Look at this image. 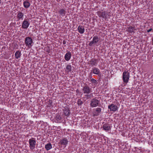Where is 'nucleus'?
<instances>
[{
	"instance_id": "38",
	"label": "nucleus",
	"mask_w": 153,
	"mask_h": 153,
	"mask_svg": "<svg viewBox=\"0 0 153 153\" xmlns=\"http://www.w3.org/2000/svg\"><path fill=\"white\" fill-rule=\"evenodd\" d=\"M1 0H0V4L1 3Z\"/></svg>"
},
{
	"instance_id": "37",
	"label": "nucleus",
	"mask_w": 153,
	"mask_h": 153,
	"mask_svg": "<svg viewBox=\"0 0 153 153\" xmlns=\"http://www.w3.org/2000/svg\"><path fill=\"white\" fill-rule=\"evenodd\" d=\"M152 44L153 45V38L152 40Z\"/></svg>"
},
{
	"instance_id": "12",
	"label": "nucleus",
	"mask_w": 153,
	"mask_h": 153,
	"mask_svg": "<svg viewBox=\"0 0 153 153\" xmlns=\"http://www.w3.org/2000/svg\"><path fill=\"white\" fill-rule=\"evenodd\" d=\"M94 114L93 115L94 116H97L99 115V113L101 112V109L100 108H97L94 109Z\"/></svg>"
},
{
	"instance_id": "11",
	"label": "nucleus",
	"mask_w": 153,
	"mask_h": 153,
	"mask_svg": "<svg viewBox=\"0 0 153 153\" xmlns=\"http://www.w3.org/2000/svg\"><path fill=\"white\" fill-rule=\"evenodd\" d=\"M108 108L110 109V111H115L117 110L118 107L117 105H114L113 104H111V105L108 106Z\"/></svg>"
},
{
	"instance_id": "2",
	"label": "nucleus",
	"mask_w": 153,
	"mask_h": 153,
	"mask_svg": "<svg viewBox=\"0 0 153 153\" xmlns=\"http://www.w3.org/2000/svg\"><path fill=\"white\" fill-rule=\"evenodd\" d=\"M25 42L26 46L30 47L33 45L32 39L29 37H27L25 39Z\"/></svg>"
},
{
	"instance_id": "20",
	"label": "nucleus",
	"mask_w": 153,
	"mask_h": 153,
	"mask_svg": "<svg viewBox=\"0 0 153 153\" xmlns=\"http://www.w3.org/2000/svg\"><path fill=\"white\" fill-rule=\"evenodd\" d=\"M71 57V53L68 52L65 54V58L66 61H68L70 59Z\"/></svg>"
},
{
	"instance_id": "25",
	"label": "nucleus",
	"mask_w": 153,
	"mask_h": 153,
	"mask_svg": "<svg viewBox=\"0 0 153 153\" xmlns=\"http://www.w3.org/2000/svg\"><path fill=\"white\" fill-rule=\"evenodd\" d=\"M85 96L86 97V99H91L93 97V94H86L85 95Z\"/></svg>"
},
{
	"instance_id": "29",
	"label": "nucleus",
	"mask_w": 153,
	"mask_h": 153,
	"mask_svg": "<svg viewBox=\"0 0 153 153\" xmlns=\"http://www.w3.org/2000/svg\"><path fill=\"white\" fill-rule=\"evenodd\" d=\"M90 81L93 83H94V85L95 84H96L97 83V81L93 78L91 79Z\"/></svg>"
},
{
	"instance_id": "3",
	"label": "nucleus",
	"mask_w": 153,
	"mask_h": 153,
	"mask_svg": "<svg viewBox=\"0 0 153 153\" xmlns=\"http://www.w3.org/2000/svg\"><path fill=\"white\" fill-rule=\"evenodd\" d=\"M99 101L97 99L94 98L91 100L90 105L92 107H96L97 106H99Z\"/></svg>"
},
{
	"instance_id": "33",
	"label": "nucleus",
	"mask_w": 153,
	"mask_h": 153,
	"mask_svg": "<svg viewBox=\"0 0 153 153\" xmlns=\"http://www.w3.org/2000/svg\"><path fill=\"white\" fill-rule=\"evenodd\" d=\"M63 43L64 44H65V41H63Z\"/></svg>"
},
{
	"instance_id": "16",
	"label": "nucleus",
	"mask_w": 153,
	"mask_h": 153,
	"mask_svg": "<svg viewBox=\"0 0 153 153\" xmlns=\"http://www.w3.org/2000/svg\"><path fill=\"white\" fill-rule=\"evenodd\" d=\"M24 15V13L22 12H21L18 13L17 16V17L18 20H19L20 19L22 20L23 19Z\"/></svg>"
},
{
	"instance_id": "5",
	"label": "nucleus",
	"mask_w": 153,
	"mask_h": 153,
	"mask_svg": "<svg viewBox=\"0 0 153 153\" xmlns=\"http://www.w3.org/2000/svg\"><path fill=\"white\" fill-rule=\"evenodd\" d=\"M68 141L67 138L63 137L60 140L59 144L63 146L64 148H65L68 144Z\"/></svg>"
},
{
	"instance_id": "1",
	"label": "nucleus",
	"mask_w": 153,
	"mask_h": 153,
	"mask_svg": "<svg viewBox=\"0 0 153 153\" xmlns=\"http://www.w3.org/2000/svg\"><path fill=\"white\" fill-rule=\"evenodd\" d=\"M129 73L128 71H125L123 74V79L124 82L127 83L128 82L129 78Z\"/></svg>"
},
{
	"instance_id": "7",
	"label": "nucleus",
	"mask_w": 153,
	"mask_h": 153,
	"mask_svg": "<svg viewBox=\"0 0 153 153\" xmlns=\"http://www.w3.org/2000/svg\"><path fill=\"white\" fill-rule=\"evenodd\" d=\"M99 39L98 37L97 36H94L93 38V40L90 42L89 45L91 46H94L98 42Z\"/></svg>"
},
{
	"instance_id": "19",
	"label": "nucleus",
	"mask_w": 153,
	"mask_h": 153,
	"mask_svg": "<svg viewBox=\"0 0 153 153\" xmlns=\"http://www.w3.org/2000/svg\"><path fill=\"white\" fill-rule=\"evenodd\" d=\"M78 30L79 32L82 34L84 33L85 31V29L84 27L81 26H79L78 27Z\"/></svg>"
},
{
	"instance_id": "31",
	"label": "nucleus",
	"mask_w": 153,
	"mask_h": 153,
	"mask_svg": "<svg viewBox=\"0 0 153 153\" xmlns=\"http://www.w3.org/2000/svg\"><path fill=\"white\" fill-rule=\"evenodd\" d=\"M88 76L89 78H90V79H91L92 78V73L91 72L89 73Z\"/></svg>"
},
{
	"instance_id": "6",
	"label": "nucleus",
	"mask_w": 153,
	"mask_h": 153,
	"mask_svg": "<svg viewBox=\"0 0 153 153\" xmlns=\"http://www.w3.org/2000/svg\"><path fill=\"white\" fill-rule=\"evenodd\" d=\"M30 147L31 150H33L35 148L36 141L35 140L30 139L29 140Z\"/></svg>"
},
{
	"instance_id": "10",
	"label": "nucleus",
	"mask_w": 153,
	"mask_h": 153,
	"mask_svg": "<svg viewBox=\"0 0 153 153\" xmlns=\"http://www.w3.org/2000/svg\"><path fill=\"white\" fill-rule=\"evenodd\" d=\"M30 24L27 20V19H25L23 22L22 27L23 29H27L29 27Z\"/></svg>"
},
{
	"instance_id": "34",
	"label": "nucleus",
	"mask_w": 153,
	"mask_h": 153,
	"mask_svg": "<svg viewBox=\"0 0 153 153\" xmlns=\"http://www.w3.org/2000/svg\"><path fill=\"white\" fill-rule=\"evenodd\" d=\"M99 79L100 78H101L100 75V76L99 75Z\"/></svg>"
},
{
	"instance_id": "14",
	"label": "nucleus",
	"mask_w": 153,
	"mask_h": 153,
	"mask_svg": "<svg viewBox=\"0 0 153 153\" xmlns=\"http://www.w3.org/2000/svg\"><path fill=\"white\" fill-rule=\"evenodd\" d=\"M91 72L92 73L93 72L94 74L98 75L100 73L99 69L98 68L96 67L92 68V70L91 71Z\"/></svg>"
},
{
	"instance_id": "4",
	"label": "nucleus",
	"mask_w": 153,
	"mask_h": 153,
	"mask_svg": "<svg viewBox=\"0 0 153 153\" xmlns=\"http://www.w3.org/2000/svg\"><path fill=\"white\" fill-rule=\"evenodd\" d=\"M97 13L100 17H102L105 19L107 18L108 12L106 11H105L102 12L98 11L97 12Z\"/></svg>"
},
{
	"instance_id": "15",
	"label": "nucleus",
	"mask_w": 153,
	"mask_h": 153,
	"mask_svg": "<svg viewBox=\"0 0 153 153\" xmlns=\"http://www.w3.org/2000/svg\"><path fill=\"white\" fill-rule=\"evenodd\" d=\"M97 59H92L89 61L90 64L91 66L96 65L97 64Z\"/></svg>"
},
{
	"instance_id": "9",
	"label": "nucleus",
	"mask_w": 153,
	"mask_h": 153,
	"mask_svg": "<svg viewBox=\"0 0 153 153\" xmlns=\"http://www.w3.org/2000/svg\"><path fill=\"white\" fill-rule=\"evenodd\" d=\"M82 90L84 94H89L91 92V88L87 84L83 86Z\"/></svg>"
},
{
	"instance_id": "30",
	"label": "nucleus",
	"mask_w": 153,
	"mask_h": 153,
	"mask_svg": "<svg viewBox=\"0 0 153 153\" xmlns=\"http://www.w3.org/2000/svg\"><path fill=\"white\" fill-rule=\"evenodd\" d=\"M44 50L48 53H51L50 48H44Z\"/></svg>"
},
{
	"instance_id": "36",
	"label": "nucleus",
	"mask_w": 153,
	"mask_h": 153,
	"mask_svg": "<svg viewBox=\"0 0 153 153\" xmlns=\"http://www.w3.org/2000/svg\"><path fill=\"white\" fill-rule=\"evenodd\" d=\"M143 49V50H144V48H141V50Z\"/></svg>"
},
{
	"instance_id": "26",
	"label": "nucleus",
	"mask_w": 153,
	"mask_h": 153,
	"mask_svg": "<svg viewBox=\"0 0 153 153\" xmlns=\"http://www.w3.org/2000/svg\"><path fill=\"white\" fill-rule=\"evenodd\" d=\"M71 66L70 65H68L66 67V69L68 71V72L71 71Z\"/></svg>"
},
{
	"instance_id": "17",
	"label": "nucleus",
	"mask_w": 153,
	"mask_h": 153,
	"mask_svg": "<svg viewBox=\"0 0 153 153\" xmlns=\"http://www.w3.org/2000/svg\"><path fill=\"white\" fill-rule=\"evenodd\" d=\"M103 127L105 131H109L111 128L110 125L107 123H105L103 126Z\"/></svg>"
},
{
	"instance_id": "24",
	"label": "nucleus",
	"mask_w": 153,
	"mask_h": 153,
	"mask_svg": "<svg viewBox=\"0 0 153 153\" xmlns=\"http://www.w3.org/2000/svg\"><path fill=\"white\" fill-rule=\"evenodd\" d=\"M20 52L19 51H17L15 54V56L16 58L18 59L20 56Z\"/></svg>"
},
{
	"instance_id": "23",
	"label": "nucleus",
	"mask_w": 153,
	"mask_h": 153,
	"mask_svg": "<svg viewBox=\"0 0 153 153\" xmlns=\"http://www.w3.org/2000/svg\"><path fill=\"white\" fill-rule=\"evenodd\" d=\"M45 148L47 151H48L52 148V145L50 143H48L45 145Z\"/></svg>"
},
{
	"instance_id": "22",
	"label": "nucleus",
	"mask_w": 153,
	"mask_h": 153,
	"mask_svg": "<svg viewBox=\"0 0 153 153\" xmlns=\"http://www.w3.org/2000/svg\"><path fill=\"white\" fill-rule=\"evenodd\" d=\"M66 12L65 10L63 9H61L58 11L59 13L62 16H65Z\"/></svg>"
},
{
	"instance_id": "27",
	"label": "nucleus",
	"mask_w": 153,
	"mask_h": 153,
	"mask_svg": "<svg viewBox=\"0 0 153 153\" xmlns=\"http://www.w3.org/2000/svg\"><path fill=\"white\" fill-rule=\"evenodd\" d=\"M52 101L51 100H49L48 101V107H52Z\"/></svg>"
},
{
	"instance_id": "8",
	"label": "nucleus",
	"mask_w": 153,
	"mask_h": 153,
	"mask_svg": "<svg viewBox=\"0 0 153 153\" xmlns=\"http://www.w3.org/2000/svg\"><path fill=\"white\" fill-rule=\"evenodd\" d=\"M64 115L66 117H68L71 114V111L70 108L66 106L64 108L63 110Z\"/></svg>"
},
{
	"instance_id": "35",
	"label": "nucleus",
	"mask_w": 153,
	"mask_h": 153,
	"mask_svg": "<svg viewBox=\"0 0 153 153\" xmlns=\"http://www.w3.org/2000/svg\"><path fill=\"white\" fill-rule=\"evenodd\" d=\"M104 48H103V49H101V52H102V50H104Z\"/></svg>"
},
{
	"instance_id": "18",
	"label": "nucleus",
	"mask_w": 153,
	"mask_h": 153,
	"mask_svg": "<svg viewBox=\"0 0 153 153\" xmlns=\"http://www.w3.org/2000/svg\"><path fill=\"white\" fill-rule=\"evenodd\" d=\"M23 4L24 7L26 8L29 7L30 5V3L27 0L24 1L23 2Z\"/></svg>"
},
{
	"instance_id": "21",
	"label": "nucleus",
	"mask_w": 153,
	"mask_h": 153,
	"mask_svg": "<svg viewBox=\"0 0 153 153\" xmlns=\"http://www.w3.org/2000/svg\"><path fill=\"white\" fill-rule=\"evenodd\" d=\"M128 32L131 33L134 32V30H136L135 27L134 26L132 27L131 26H129L128 27Z\"/></svg>"
},
{
	"instance_id": "28",
	"label": "nucleus",
	"mask_w": 153,
	"mask_h": 153,
	"mask_svg": "<svg viewBox=\"0 0 153 153\" xmlns=\"http://www.w3.org/2000/svg\"><path fill=\"white\" fill-rule=\"evenodd\" d=\"M77 104L78 105H81L83 103V102L80 99H78L77 100Z\"/></svg>"
},
{
	"instance_id": "32",
	"label": "nucleus",
	"mask_w": 153,
	"mask_h": 153,
	"mask_svg": "<svg viewBox=\"0 0 153 153\" xmlns=\"http://www.w3.org/2000/svg\"><path fill=\"white\" fill-rule=\"evenodd\" d=\"M152 28H151V29L148 30H147V32H149L151 31H152Z\"/></svg>"
},
{
	"instance_id": "13",
	"label": "nucleus",
	"mask_w": 153,
	"mask_h": 153,
	"mask_svg": "<svg viewBox=\"0 0 153 153\" xmlns=\"http://www.w3.org/2000/svg\"><path fill=\"white\" fill-rule=\"evenodd\" d=\"M62 120V118L60 115L58 114L56 115L55 117V122L56 123H59Z\"/></svg>"
}]
</instances>
